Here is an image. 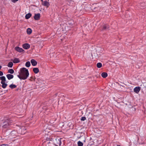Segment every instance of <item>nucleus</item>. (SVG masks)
Masks as SVG:
<instances>
[{"instance_id": "nucleus-1", "label": "nucleus", "mask_w": 146, "mask_h": 146, "mask_svg": "<svg viewBox=\"0 0 146 146\" xmlns=\"http://www.w3.org/2000/svg\"><path fill=\"white\" fill-rule=\"evenodd\" d=\"M1 123L2 125V130L3 132H4V135L6 136L5 134V133L7 131V130L5 131L4 130L6 129L9 128V126L10 123H9V120L7 119L6 120L2 122Z\"/></svg>"}, {"instance_id": "nucleus-2", "label": "nucleus", "mask_w": 146, "mask_h": 146, "mask_svg": "<svg viewBox=\"0 0 146 146\" xmlns=\"http://www.w3.org/2000/svg\"><path fill=\"white\" fill-rule=\"evenodd\" d=\"M20 74L25 80L27 79L29 75L28 69L25 68H23L20 69Z\"/></svg>"}, {"instance_id": "nucleus-3", "label": "nucleus", "mask_w": 146, "mask_h": 146, "mask_svg": "<svg viewBox=\"0 0 146 146\" xmlns=\"http://www.w3.org/2000/svg\"><path fill=\"white\" fill-rule=\"evenodd\" d=\"M26 132V129L25 127H22L17 130V132L18 134V135L16 133H15L16 132L15 131H12L11 133V134H15V135L17 136H19V135H20L24 134Z\"/></svg>"}, {"instance_id": "nucleus-4", "label": "nucleus", "mask_w": 146, "mask_h": 146, "mask_svg": "<svg viewBox=\"0 0 146 146\" xmlns=\"http://www.w3.org/2000/svg\"><path fill=\"white\" fill-rule=\"evenodd\" d=\"M53 138L52 137L49 136V137H47L45 140H44L43 143L44 145L48 144L49 143H52V142Z\"/></svg>"}, {"instance_id": "nucleus-5", "label": "nucleus", "mask_w": 146, "mask_h": 146, "mask_svg": "<svg viewBox=\"0 0 146 146\" xmlns=\"http://www.w3.org/2000/svg\"><path fill=\"white\" fill-rule=\"evenodd\" d=\"M109 25L108 24H105L102 26V31L107 30L109 29Z\"/></svg>"}, {"instance_id": "nucleus-6", "label": "nucleus", "mask_w": 146, "mask_h": 146, "mask_svg": "<svg viewBox=\"0 0 146 146\" xmlns=\"http://www.w3.org/2000/svg\"><path fill=\"white\" fill-rule=\"evenodd\" d=\"M141 88L139 86L136 87L133 89L134 92L136 94H138L141 90Z\"/></svg>"}, {"instance_id": "nucleus-7", "label": "nucleus", "mask_w": 146, "mask_h": 146, "mask_svg": "<svg viewBox=\"0 0 146 146\" xmlns=\"http://www.w3.org/2000/svg\"><path fill=\"white\" fill-rule=\"evenodd\" d=\"M40 13L35 14L34 18L36 20H38L40 19Z\"/></svg>"}, {"instance_id": "nucleus-8", "label": "nucleus", "mask_w": 146, "mask_h": 146, "mask_svg": "<svg viewBox=\"0 0 146 146\" xmlns=\"http://www.w3.org/2000/svg\"><path fill=\"white\" fill-rule=\"evenodd\" d=\"M15 49L18 52H24V50L22 48H20L18 46L16 47Z\"/></svg>"}, {"instance_id": "nucleus-9", "label": "nucleus", "mask_w": 146, "mask_h": 146, "mask_svg": "<svg viewBox=\"0 0 146 146\" xmlns=\"http://www.w3.org/2000/svg\"><path fill=\"white\" fill-rule=\"evenodd\" d=\"M23 48L25 49H28L30 47V45L28 43H25L23 45Z\"/></svg>"}, {"instance_id": "nucleus-10", "label": "nucleus", "mask_w": 146, "mask_h": 146, "mask_svg": "<svg viewBox=\"0 0 146 146\" xmlns=\"http://www.w3.org/2000/svg\"><path fill=\"white\" fill-rule=\"evenodd\" d=\"M42 4L44 6L46 7H48L50 5L49 2L47 1H44L42 3Z\"/></svg>"}, {"instance_id": "nucleus-11", "label": "nucleus", "mask_w": 146, "mask_h": 146, "mask_svg": "<svg viewBox=\"0 0 146 146\" xmlns=\"http://www.w3.org/2000/svg\"><path fill=\"white\" fill-rule=\"evenodd\" d=\"M11 61H13L14 63H17L20 62V60L19 58H15L14 60L11 59Z\"/></svg>"}, {"instance_id": "nucleus-12", "label": "nucleus", "mask_w": 146, "mask_h": 146, "mask_svg": "<svg viewBox=\"0 0 146 146\" xmlns=\"http://www.w3.org/2000/svg\"><path fill=\"white\" fill-rule=\"evenodd\" d=\"M31 62L32 65L34 66H36L37 64V61L33 59H31Z\"/></svg>"}, {"instance_id": "nucleus-13", "label": "nucleus", "mask_w": 146, "mask_h": 146, "mask_svg": "<svg viewBox=\"0 0 146 146\" xmlns=\"http://www.w3.org/2000/svg\"><path fill=\"white\" fill-rule=\"evenodd\" d=\"M6 76L9 80H11L13 78L14 76L11 74H7L6 75Z\"/></svg>"}, {"instance_id": "nucleus-14", "label": "nucleus", "mask_w": 146, "mask_h": 146, "mask_svg": "<svg viewBox=\"0 0 146 146\" xmlns=\"http://www.w3.org/2000/svg\"><path fill=\"white\" fill-rule=\"evenodd\" d=\"M33 71L35 74H37L39 72V70L37 68H33Z\"/></svg>"}, {"instance_id": "nucleus-15", "label": "nucleus", "mask_w": 146, "mask_h": 146, "mask_svg": "<svg viewBox=\"0 0 146 146\" xmlns=\"http://www.w3.org/2000/svg\"><path fill=\"white\" fill-rule=\"evenodd\" d=\"M32 14L31 13H29L26 15L25 18L27 19H28L30 18Z\"/></svg>"}, {"instance_id": "nucleus-16", "label": "nucleus", "mask_w": 146, "mask_h": 146, "mask_svg": "<svg viewBox=\"0 0 146 146\" xmlns=\"http://www.w3.org/2000/svg\"><path fill=\"white\" fill-rule=\"evenodd\" d=\"M101 76L103 78H105L108 76V74L106 72H103L102 73Z\"/></svg>"}, {"instance_id": "nucleus-17", "label": "nucleus", "mask_w": 146, "mask_h": 146, "mask_svg": "<svg viewBox=\"0 0 146 146\" xmlns=\"http://www.w3.org/2000/svg\"><path fill=\"white\" fill-rule=\"evenodd\" d=\"M140 5L143 8L146 7V1L141 3L140 4Z\"/></svg>"}, {"instance_id": "nucleus-18", "label": "nucleus", "mask_w": 146, "mask_h": 146, "mask_svg": "<svg viewBox=\"0 0 146 146\" xmlns=\"http://www.w3.org/2000/svg\"><path fill=\"white\" fill-rule=\"evenodd\" d=\"M1 83L2 84V87L3 88H5L7 86V84L5 82Z\"/></svg>"}, {"instance_id": "nucleus-19", "label": "nucleus", "mask_w": 146, "mask_h": 146, "mask_svg": "<svg viewBox=\"0 0 146 146\" xmlns=\"http://www.w3.org/2000/svg\"><path fill=\"white\" fill-rule=\"evenodd\" d=\"M27 32L28 34L30 35L32 33V30L30 28H28L27 30Z\"/></svg>"}, {"instance_id": "nucleus-20", "label": "nucleus", "mask_w": 146, "mask_h": 146, "mask_svg": "<svg viewBox=\"0 0 146 146\" xmlns=\"http://www.w3.org/2000/svg\"><path fill=\"white\" fill-rule=\"evenodd\" d=\"M0 79L1 80V83L5 82L6 81V78L4 76H2L0 77Z\"/></svg>"}, {"instance_id": "nucleus-21", "label": "nucleus", "mask_w": 146, "mask_h": 146, "mask_svg": "<svg viewBox=\"0 0 146 146\" xmlns=\"http://www.w3.org/2000/svg\"><path fill=\"white\" fill-rule=\"evenodd\" d=\"M9 87L11 89H13L17 87V86L13 84H12L9 85Z\"/></svg>"}, {"instance_id": "nucleus-22", "label": "nucleus", "mask_w": 146, "mask_h": 146, "mask_svg": "<svg viewBox=\"0 0 146 146\" xmlns=\"http://www.w3.org/2000/svg\"><path fill=\"white\" fill-rule=\"evenodd\" d=\"M13 64L11 62H9L7 65L8 66L9 68H12L13 67Z\"/></svg>"}, {"instance_id": "nucleus-23", "label": "nucleus", "mask_w": 146, "mask_h": 146, "mask_svg": "<svg viewBox=\"0 0 146 146\" xmlns=\"http://www.w3.org/2000/svg\"><path fill=\"white\" fill-rule=\"evenodd\" d=\"M19 74L17 75V76L19 77V78L21 80H25L23 77L20 74V72H19Z\"/></svg>"}, {"instance_id": "nucleus-24", "label": "nucleus", "mask_w": 146, "mask_h": 146, "mask_svg": "<svg viewBox=\"0 0 146 146\" xmlns=\"http://www.w3.org/2000/svg\"><path fill=\"white\" fill-rule=\"evenodd\" d=\"M96 66L97 68H100L102 67V64L101 63L98 62L97 63Z\"/></svg>"}, {"instance_id": "nucleus-25", "label": "nucleus", "mask_w": 146, "mask_h": 146, "mask_svg": "<svg viewBox=\"0 0 146 146\" xmlns=\"http://www.w3.org/2000/svg\"><path fill=\"white\" fill-rule=\"evenodd\" d=\"M31 65V63L29 61L26 62L25 64V66L27 67H29Z\"/></svg>"}, {"instance_id": "nucleus-26", "label": "nucleus", "mask_w": 146, "mask_h": 146, "mask_svg": "<svg viewBox=\"0 0 146 146\" xmlns=\"http://www.w3.org/2000/svg\"><path fill=\"white\" fill-rule=\"evenodd\" d=\"M77 144L78 146H83V143L80 141H78Z\"/></svg>"}, {"instance_id": "nucleus-27", "label": "nucleus", "mask_w": 146, "mask_h": 146, "mask_svg": "<svg viewBox=\"0 0 146 146\" xmlns=\"http://www.w3.org/2000/svg\"><path fill=\"white\" fill-rule=\"evenodd\" d=\"M8 72L9 73H10L11 74H13L14 73V70L12 69H9L8 70Z\"/></svg>"}, {"instance_id": "nucleus-28", "label": "nucleus", "mask_w": 146, "mask_h": 146, "mask_svg": "<svg viewBox=\"0 0 146 146\" xmlns=\"http://www.w3.org/2000/svg\"><path fill=\"white\" fill-rule=\"evenodd\" d=\"M86 119V118L85 117H82L80 120L82 121H84Z\"/></svg>"}, {"instance_id": "nucleus-29", "label": "nucleus", "mask_w": 146, "mask_h": 146, "mask_svg": "<svg viewBox=\"0 0 146 146\" xmlns=\"http://www.w3.org/2000/svg\"><path fill=\"white\" fill-rule=\"evenodd\" d=\"M58 144L59 145H60L61 143L60 140L59 139H58Z\"/></svg>"}, {"instance_id": "nucleus-30", "label": "nucleus", "mask_w": 146, "mask_h": 146, "mask_svg": "<svg viewBox=\"0 0 146 146\" xmlns=\"http://www.w3.org/2000/svg\"><path fill=\"white\" fill-rule=\"evenodd\" d=\"M97 9V8L96 7H94L93 9V11H97V10L96 9Z\"/></svg>"}, {"instance_id": "nucleus-31", "label": "nucleus", "mask_w": 146, "mask_h": 146, "mask_svg": "<svg viewBox=\"0 0 146 146\" xmlns=\"http://www.w3.org/2000/svg\"><path fill=\"white\" fill-rule=\"evenodd\" d=\"M11 1L13 3H15L16 2L18 1V0H11Z\"/></svg>"}, {"instance_id": "nucleus-32", "label": "nucleus", "mask_w": 146, "mask_h": 146, "mask_svg": "<svg viewBox=\"0 0 146 146\" xmlns=\"http://www.w3.org/2000/svg\"><path fill=\"white\" fill-rule=\"evenodd\" d=\"M3 75V72L2 71H0V76H2Z\"/></svg>"}, {"instance_id": "nucleus-33", "label": "nucleus", "mask_w": 146, "mask_h": 146, "mask_svg": "<svg viewBox=\"0 0 146 146\" xmlns=\"http://www.w3.org/2000/svg\"><path fill=\"white\" fill-rule=\"evenodd\" d=\"M1 146H9L7 144H3Z\"/></svg>"}, {"instance_id": "nucleus-34", "label": "nucleus", "mask_w": 146, "mask_h": 146, "mask_svg": "<svg viewBox=\"0 0 146 146\" xmlns=\"http://www.w3.org/2000/svg\"><path fill=\"white\" fill-rule=\"evenodd\" d=\"M31 79H33V78H34V76H32L31 77Z\"/></svg>"}, {"instance_id": "nucleus-35", "label": "nucleus", "mask_w": 146, "mask_h": 146, "mask_svg": "<svg viewBox=\"0 0 146 146\" xmlns=\"http://www.w3.org/2000/svg\"><path fill=\"white\" fill-rule=\"evenodd\" d=\"M81 136H82L80 135V137H77L78 138H80L81 137Z\"/></svg>"}, {"instance_id": "nucleus-36", "label": "nucleus", "mask_w": 146, "mask_h": 146, "mask_svg": "<svg viewBox=\"0 0 146 146\" xmlns=\"http://www.w3.org/2000/svg\"><path fill=\"white\" fill-rule=\"evenodd\" d=\"M19 90V88H18L17 89H16V90L17 91H18Z\"/></svg>"}, {"instance_id": "nucleus-37", "label": "nucleus", "mask_w": 146, "mask_h": 146, "mask_svg": "<svg viewBox=\"0 0 146 146\" xmlns=\"http://www.w3.org/2000/svg\"><path fill=\"white\" fill-rule=\"evenodd\" d=\"M41 1L42 2V3L44 2V1L43 0H41Z\"/></svg>"}, {"instance_id": "nucleus-38", "label": "nucleus", "mask_w": 146, "mask_h": 146, "mask_svg": "<svg viewBox=\"0 0 146 146\" xmlns=\"http://www.w3.org/2000/svg\"><path fill=\"white\" fill-rule=\"evenodd\" d=\"M1 68H2L1 66V65H0V70H1Z\"/></svg>"}, {"instance_id": "nucleus-39", "label": "nucleus", "mask_w": 146, "mask_h": 146, "mask_svg": "<svg viewBox=\"0 0 146 146\" xmlns=\"http://www.w3.org/2000/svg\"><path fill=\"white\" fill-rule=\"evenodd\" d=\"M117 146H121L120 145H117Z\"/></svg>"}, {"instance_id": "nucleus-40", "label": "nucleus", "mask_w": 146, "mask_h": 146, "mask_svg": "<svg viewBox=\"0 0 146 146\" xmlns=\"http://www.w3.org/2000/svg\"><path fill=\"white\" fill-rule=\"evenodd\" d=\"M56 146H57V145H56Z\"/></svg>"}]
</instances>
